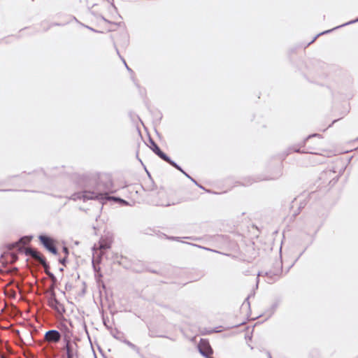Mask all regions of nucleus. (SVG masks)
I'll list each match as a JSON object with an SVG mask.
<instances>
[{
	"instance_id": "obj_1",
	"label": "nucleus",
	"mask_w": 358,
	"mask_h": 358,
	"mask_svg": "<svg viewBox=\"0 0 358 358\" xmlns=\"http://www.w3.org/2000/svg\"><path fill=\"white\" fill-rule=\"evenodd\" d=\"M83 181L87 183L83 185L84 189L79 192L73 193L68 199L77 201L83 199L84 201L87 200H97L102 204L109 198L108 193L113 192V181L110 176L103 175L97 180L89 179L85 176L82 178Z\"/></svg>"
},
{
	"instance_id": "obj_2",
	"label": "nucleus",
	"mask_w": 358,
	"mask_h": 358,
	"mask_svg": "<svg viewBox=\"0 0 358 358\" xmlns=\"http://www.w3.org/2000/svg\"><path fill=\"white\" fill-rule=\"evenodd\" d=\"M38 238L43 247L54 255H58V250L56 246L57 241L46 234H41Z\"/></svg>"
},
{
	"instance_id": "obj_3",
	"label": "nucleus",
	"mask_w": 358,
	"mask_h": 358,
	"mask_svg": "<svg viewBox=\"0 0 358 358\" xmlns=\"http://www.w3.org/2000/svg\"><path fill=\"white\" fill-rule=\"evenodd\" d=\"M149 143L150 149L161 159L163 161L167 162L168 164H171L173 160L171 159V158L166 155L164 152H163L161 148L159 147V145L155 143V141L149 136Z\"/></svg>"
},
{
	"instance_id": "obj_4",
	"label": "nucleus",
	"mask_w": 358,
	"mask_h": 358,
	"mask_svg": "<svg viewBox=\"0 0 358 358\" xmlns=\"http://www.w3.org/2000/svg\"><path fill=\"white\" fill-rule=\"evenodd\" d=\"M313 137H318V138H320L321 137V135L319 134H310L308 135L303 141V142L301 143L300 146L299 148H297L296 146H293V147H291L288 149V152L287 155L291 153V152H307V153H310V154H317V152H312V151H301V148L302 147H306V143L308 141V139L313 138Z\"/></svg>"
},
{
	"instance_id": "obj_5",
	"label": "nucleus",
	"mask_w": 358,
	"mask_h": 358,
	"mask_svg": "<svg viewBox=\"0 0 358 358\" xmlns=\"http://www.w3.org/2000/svg\"><path fill=\"white\" fill-rule=\"evenodd\" d=\"M48 305L58 313H64L65 312L64 306L57 299L55 295L48 298Z\"/></svg>"
},
{
	"instance_id": "obj_6",
	"label": "nucleus",
	"mask_w": 358,
	"mask_h": 358,
	"mask_svg": "<svg viewBox=\"0 0 358 358\" xmlns=\"http://www.w3.org/2000/svg\"><path fill=\"white\" fill-rule=\"evenodd\" d=\"M33 257L38 259L44 269H50V264L45 257L36 249H30L27 251Z\"/></svg>"
},
{
	"instance_id": "obj_7",
	"label": "nucleus",
	"mask_w": 358,
	"mask_h": 358,
	"mask_svg": "<svg viewBox=\"0 0 358 358\" xmlns=\"http://www.w3.org/2000/svg\"><path fill=\"white\" fill-rule=\"evenodd\" d=\"M197 349L199 353L204 357H207V352L212 350L210 348V343L208 339L201 338L199 344L197 345Z\"/></svg>"
},
{
	"instance_id": "obj_8",
	"label": "nucleus",
	"mask_w": 358,
	"mask_h": 358,
	"mask_svg": "<svg viewBox=\"0 0 358 358\" xmlns=\"http://www.w3.org/2000/svg\"><path fill=\"white\" fill-rule=\"evenodd\" d=\"M62 337L61 333L56 329L48 330L44 335L45 341L52 343H57L60 341Z\"/></svg>"
},
{
	"instance_id": "obj_9",
	"label": "nucleus",
	"mask_w": 358,
	"mask_h": 358,
	"mask_svg": "<svg viewBox=\"0 0 358 358\" xmlns=\"http://www.w3.org/2000/svg\"><path fill=\"white\" fill-rule=\"evenodd\" d=\"M276 265L278 266V268L275 269L274 271H268L265 272V275L268 277L271 280L275 281L280 274L282 273V262H276Z\"/></svg>"
},
{
	"instance_id": "obj_10",
	"label": "nucleus",
	"mask_w": 358,
	"mask_h": 358,
	"mask_svg": "<svg viewBox=\"0 0 358 358\" xmlns=\"http://www.w3.org/2000/svg\"><path fill=\"white\" fill-rule=\"evenodd\" d=\"M170 165L173 167H174L176 169L181 172L184 176H185L187 178H189L192 182H194L197 187L199 188L204 189L207 192H210V190H207L205 189L201 185L199 184L198 182L193 178L191 176H189L187 172H185L183 169L175 161H173Z\"/></svg>"
},
{
	"instance_id": "obj_11",
	"label": "nucleus",
	"mask_w": 358,
	"mask_h": 358,
	"mask_svg": "<svg viewBox=\"0 0 358 358\" xmlns=\"http://www.w3.org/2000/svg\"><path fill=\"white\" fill-rule=\"evenodd\" d=\"M357 22H358V17H357V18H356V19H355V20H350V21H349V22H345V23L343 24L342 25L337 26V27H335V28H334V29H329V30L324 31H322V32H321V33H320V34H317V35L313 38V39L311 41V42H310V43H313V41H315V39H316L319 36H320V35H323V34H329V33L331 32V31H332L333 30H334V29H338V28H340V27H344V26H346V25H348V24H353V23Z\"/></svg>"
},
{
	"instance_id": "obj_12",
	"label": "nucleus",
	"mask_w": 358,
	"mask_h": 358,
	"mask_svg": "<svg viewBox=\"0 0 358 358\" xmlns=\"http://www.w3.org/2000/svg\"><path fill=\"white\" fill-rule=\"evenodd\" d=\"M113 262L117 263L119 265L122 266L124 268L129 269L131 268L130 266H129L127 264H125L122 260L127 259L126 257H123L122 255L119 256L117 254H115L113 257Z\"/></svg>"
},
{
	"instance_id": "obj_13",
	"label": "nucleus",
	"mask_w": 358,
	"mask_h": 358,
	"mask_svg": "<svg viewBox=\"0 0 358 358\" xmlns=\"http://www.w3.org/2000/svg\"><path fill=\"white\" fill-rule=\"evenodd\" d=\"M281 175H282V164H281V163H280L275 167V171L273 174V176H271L269 177L264 178L263 180H276V179L279 178L281 176Z\"/></svg>"
},
{
	"instance_id": "obj_14",
	"label": "nucleus",
	"mask_w": 358,
	"mask_h": 358,
	"mask_svg": "<svg viewBox=\"0 0 358 358\" xmlns=\"http://www.w3.org/2000/svg\"><path fill=\"white\" fill-rule=\"evenodd\" d=\"M115 190L114 189V188L113 187V192H108V196L109 197L103 203H106L108 200H110V199H113V200H115L116 201H117L119 203H120L121 205L122 206H127L129 204V202L119 196H110V194H112L113 192H115Z\"/></svg>"
},
{
	"instance_id": "obj_15",
	"label": "nucleus",
	"mask_w": 358,
	"mask_h": 358,
	"mask_svg": "<svg viewBox=\"0 0 358 358\" xmlns=\"http://www.w3.org/2000/svg\"><path fill=\"white\" fill-rule=\"evenodd\" d=\"M92 267L94 272L95 280L97 283H99L103 277L102 273L101 271V268L99 266H95L94 264H92Z\"/></svg>"
},
{
	"instance_id": "obj_16",
	"label": "nucleus",
	"mask_w": 358,
	"mask_h": 358,
	"mask_svg": "<svg viewBox=\"0 0 358 358\" xmlns=\"http://www.w3.org/2000/svg\"><path fill=\"white\" fill-rule=\"evenodd\" d=\"M280 303V299H276L271 305V308L269 310H267V313H268V317H271L273 313L275 311V310L277 309V308L278 307L279 304Z\"/></svg>"
},
{
	"instance_id": "obj_17",
	"label": "nucleus",
	"mask_w": 358,
	"mask_h": 358,
	"mask_svg": "<svg viewBox=\"0 0 358 358\" xmlns=\"http://www.w3.org/2000/svg\"><path fill=\"white\" fill-rule=\"evenodd\" d=\"M64 349L66 350L67 358H73L72 345L69 342L66 343Z\"/></svg>"
},
{
	"instance_id": "obj_18",
	"label": "nucleus",
	"mask_w": 358,
	"mask_h": 358,
	"mask_svg": "<svg viewBox=\"0 0 358 358\" xmlns=\"http://www.w3.org/2000/svg\"><path fill=\"white\" fill-rule=\"evenodd\" d=\"M113 337L119 341H120L121 342L125 343L127 345H128L130 348L132 349V347H134V345L135 344L132 343L131 342H130L129 341H128L127 339H121L120 338L113 335Z\"/></svg>"
},
{
	"instance_id": "obj_19",
	"label": "nucleus",
	"mask_w": 358,
	"mask_h": 358,
	"mask_svg": "<svg viewBox=\"0 0 358 358\" xmlns=\"http://www.w3.org/2000/svg\"><path fill=\"white\" fill-rule=\"evenodd\" d=\"M188 244L191 245H193V246H195V247H197V248H201V249H203L205 250L211 251V252H218L217 250H213V249H210V248H206V247H204V246H201V245H196V244H193V243H188Z\"/></svg>"
},
{
	"instance_id": "obj_20",
	"label": "nucleus",
	"mask_w": 358,
	"mask_h": 358,
	"mask_svg": "<svg viewBox=\"0 0 358 358\" xmlns=\"http://www.w3.org/2000/svg\"><path fill=\"white\" fill-rule=\"evenodd\" d=\"M45 273L48 275V277L52 280H56V277L53 273L50 271V269H45Z\"/></svg>"
},
{
	"instance_id": "obj_21",
	"label": "nucleus",
	"mask_w": 358,
	"mask_h": 358,
	"mask_svg": "<svg viewBox=\"0 0 358 358\" xmlns=\"http://www.w3.org/2000/svg\"><path fill=\"white\" fill-rule=\"evenodd\" d=\"M59 264H62L63 266H66L67 262H68V257H64L63 258H60L59 259Z\"/></svg>"
},
{
	"instance_id": "obj_22",
	"label": "nucleus",
	"mask_w": 358,
	"mask_h": 358,
	"mask_svg": "<svg viewBox=\"0 0 358 358\" xmlns=\"http://www.w3.org/2000/svg\"><path fill=\"white\" fill-rule=\"evenodd\" d=\"M250 296V295L248 296V297L245 299L244 302L242 304V306H244L245 305H246L249 310L250 309V303L249 301Z\"/></svg>"
},
{
	"instance_id": "obj_23",
	"label": "nucleus",
	"mask_w": 358,
	"mask_h": 358,
	"mask_svg": "<svg viewBox=\"0 0 358 358\" xmlns=\"http://www.w3.org/2000/svg\"><path fill=\"white\" fill-rule=\"evenodd\" d=\"M132 270L136 273H142V272L145 271L144 268H139V267H136V266L133 267Z\"/></svg>"
},
{
	"instance_id": "obj_24",
	"label": "nucleus",
	"mask_w": 358,
	"mask_h": 358,
	"mask_svg": "<svg viewBox=\"0 0 358 358\" xmlns=\"http://www.w3.org/2000/svg\"><path fill=\"white\" fill-rule=\"evenodd\" d=\"M176 203L173 202L172 203H157V205H159V206H170L171 205H175Z\"/></svg>"
},
{
	"instance_id": "obj_25",
	"label": "nucleus",
	"mask_w": 358,
	"mask_h": 358,
	"mask_svg": "<svg viewBox=\"0 0 358 358\" xmlns=\"http://www.w3.org/2000/svg\"><path fill=\"white\" fill-rule=\"evenodd\" d=\"M63 252L64 253L65 255V257H68V255L69 254V250L68 249V248L66 247H64L63 248Z\"/></svg>"
},
{
	"instance_id": "obj_26",
	"label": "nucleus",
	"mask_w": 358,
	"mask_h": 358,
	"mask_svg": "<svg viewBox=\"0 0 358 358\" xmlns=\"http://www.w3.org/2000/svg\"><path fill=\"white\" fill-rule=\"evenodd\" d=\"M132 350H134L135 352H136L137 354L141 355L140 348L137 345H134V347H132Z\"/></svg>"
},
{
	"instance_id": "obj_27",
	"label": "nucleus",
	"mask_w": 358,
	"mask_h": 358,
	"mask_svg": "<svg viewBox=\"0 0 358 358\" xmlns=\"http://www.w3.org/2000/svg\"><path fill=\"white\" fill-rule=\"evenodd\" d=\"M108 321V318H105L103 317V325L108 329L110 327L107 325V322Z\"/></svg>"
},
{
	"instance_id": "obj_28",
	"label": "nucleus",
	"mask_w": 358,
	"mask_h": 358,
	"mask_svg": "<svg viewBox=\"0 0 358 358\" xmlns=\"http://www.w3.org/2000/svg\"><path fill=\"white\" fill-rule=\"evenodd\" d=\"M145 271L150 272L152 273H158V271H157L156 270L150 269L149 268H145Z\"/></svg>"
},
{
	"instance_id": "obj_29",
	"label": "nucleus",
	"mask_w": 358,
	"mask_h": 358,
	"mask_svg": "<svg viewBox=\"0 0 358 358\" xmlns=\"http://www.w3.org/2000/svg\"><path fill=\"white\" fill-rule=\"evenodd\" d=\"M87 29H90V31H93V32H96V33H98L99 32L98 30L96 29H94V28L91 27H89L87 25H84Z\"/></svg>"
},
{
	"instance_id": "obj_30",
	"label": "nucleus",
	"mask_w": 358,
	"mask_h": 358,
	"mask_svg": "<svg viewBox=\"0 0 358 358\" xmlns=\"http://www.w3.org/2000/svg\"><path fill=\"white\" fill-rule=\"evenodd\" d=\"M33 236H24V237H22L20 239V241H22V239L24 238H26L27 239V241L29 242L30 241L31 239H32Z\"/></svg>"
},
{
	"instance_id": "obj_31",
	"label": "nucleus",
	"mask_w": 358,
	"mask_h": 358,
	"mask_svg": "<svg viewBox=\"0 0 358 358\" xmlns=\"http://www.w3.org/2000/svg\"><path fill=\"white\" fill-rule=\"evenodd\" d=\"M168 238L170 239V240L179 241L180 238V237H177V236H170V237H168Z\"/></svg>"
},
{
	"instance_id": "obj_32",
	"label": "nucleus",
	"mask_w": 358,
	"mask_h": 358,
	"mask_svg": "<svg viewBox=\"0 0 358 358\" xmlns=\"http://www.w3.org/2000/svg\"><path fill=\"white\" fill-rule=\"evenodd\" d=\"M146 172H147V173H148V177H149V178H150V182H151V184H152V186H154V185H155V183H154L153 180H152V178H151L150 173L147 170H146Z\"/></svg>"
},
{
	"instance_id": "obj_33",
	"label": "nucleus",
	"mask_w": 358,
	"mask_h": 358,
	"mask_svg": "<svg viewBox=\"0 0 358 358\" xmlns=\"http://www.w3.org/2000/svg\"><path fill=\"white\" fill-rule=\"evenodd\" d=\"M300 211L299 209H297L295 212H294L292 216L294 217H296L299 213H300Z\"/></svg>"
},
{
	"instance_id": "obj_34",
	"label": "nucleus",
	"mask_w": 358,
	"mask_h": 358,
	"mask_svg": "<svg viewBox=\"0 0 358 358\" xmlns=\"http://www.w3.org/2000/svg\"><path fill=\"white\" fill-rule=\"evenodd\" d=\"M117 54H118L119 57H120L121 60L123 62V63H124V64H127V63H126L125 59H124V58H123V57L120 55L119 51H118V50H117Z\"/></svg>"
},
{
	"instance_id": "obj_35",
	"label": "nucleus",
	"mask_w": 358,
	"mask_h": 358,
	"mask_svg": "<svg viewBox=\"0 0 358 358\" xmlns=\"http://www.w3.org/2000/svg\"><path fill=\"white\" fill-rule=\"evenodd\" d=\"M117 54H118L119 57H120L121 60L123 62V63H124V64H127V63H126L125 59H124V58H123V57L120 55L119 51H118V50H117Z\"/></svg>"
},
{
	"instance_id": "obj_36",
	"label": "nucleus",
	"mask_w": 358,
	"mask_h": 358,
	"mask_svg": "<svg viewBox=\"0 0 358 358\" xmlns=\"http://www.w3.org/2000/svg\"><path fill=\"white\" fill-rule=\"evenodd\" d=\"M306 203H300V206H299V208L297 209H299V210H301L302 208H304Z\"/></svg>"
},
{
	"instance_id": "obj_37",
	"label": "nucleus",
	"mask_w": 358,
	"mask_h": 358,
	"mask_svg": "<svg viewBox=\"0 0 358 358\" xmlns=\"http://www.w3.org/2000/svg\"><path fill=\"white\" fill-rule=\"evenodd\" d=\"M127 71H130V72H133V71L131 70V69H130L128 65L127 64H124Z\"/></svg>"
},
{
	"instance_id": "obj_38",
	"label": "nucleus",
	"mask_w": 358,
	"mask_h": 358,
	"mask_svg": "<svg viewBox=\"0 0 358 358\" xmlns=\"http://www.w3.org/2000/svg\"><path fill=\"white\" fill-rule=\"evenodd\" d=\"M266 355H267L268 358H272V356H271V354L270 352L267 351Z\"/></svg>"
},
{
	"instance_id": "obj_39",
	"label": "nucleus",
	"mask_w": 358,
	"mask_h": 358,
	"mask_svg": "<svg viewBox=\"0 0 358 358\" xmlns=\"http://www.w3.org/2000/svg\"><path fill=\"white\" fill-rule=\"evenodd\" d=\"M9 191H14L13 189H0V192H9Z\"/></svg>"
},
{
	"instance_id": "obj_40",
	"label": "nucleus",
	"mask_w": 358,
	"mask_h": 358,
	"mask_svg": "<svg viewBox=\"0 0 358 358\" xmlns=\"http://www.w3.org/2000/svg\"><path fill=\"white\" fill-rule=\"evenodd\" d=\"M303 252H304V250H303V251H302V252L299 254V257L296 258V259L295 260V262H296V261L299 259V257L303 255Z\"/></svg>"
},
{
	"instance_id": "obj_41",
	"label": "nucleus",
	"mask_w": 358,
	"mask_h": 358,
	"mask_svg": "<svg viewBox=\"0 0 358 358\" xmlns=\"http://www.w3.org/2000/svg\"><path fill=\"white\" fill-rule=\"evenodd\" d=\"M98 349H99V352H100V353H101V354H103V350H102V349H101L100 347H99V348H98ZM102 355L104 357V355Z\"/></svg>"
},
{
	"instance_id": "obj_42",
	"label": "nucleus",
	"mask_w": 358,
	"mask_h": 358,
	"mask_svg": "<svg viewBox=\"0 0 358 358\" xmlns=\"http://www.w3.org/2000/svg\"><path fill=\"white\" fill-rule=\"evenodd\" d=\"M243 323H244V322H242V323H241V324H235V325H234L233 327H237L240 326L241 324H243Z\"/></svg>"
},
{
	"instance_id": "obj_43",
	"label": "nucleus",
	"mask_w": 358,
	"mask_h": 358,
	"mask_svg": "<svg viewBox=\"0 0 358 358\" xmlns=\"http://www.w3.org/2000/svg\"><path fill=\"white\" fill-rule=\"evenodd\" d=\"M258 283H259V278H257V285H256V287H258Z\"/></svg>"
},
{
	"instance_id": "obj_44",
	"label": "nucleus",
	"mask_w": 358,
	"mask_h": 358,
	"mask_svg": "<svg viewBox=\"0 0 358 358\" xmlns=\"http://www.w3.org/2000/svg\"><path fill=\"white\" fill-rule=\"evenodd\" d=\"M54 25H55V26H61L62 24H59V23H55Z\"/></svg>"
},
{
	"instance_id": "obj_45",
	"label": "nucleus",
	"mask_w": 358,
	"mask_h": 358,
	"mask_svg": "<svg viewBox=\"0 0 358 358\" xmlns=\"http://www.w3.org/2000/svg\"><path fill=\"white\" fill-rule=\"evenodd\" d=\"M67 287H71V285H66L65 288L67 289Z\"/></svg>"
},
{
	"instance_id": "obj_46",
	"label": "nucleus",
	"mask_w": 358,
	"mask_h": 358,
	"mask_svg": "<svg viewBox=\"0 0 358 358\" xmlns=\"http://www.w3.org/2000/svg\"><path fill=\"white\" fill-rule=\"evenodd\" d=\"M67 287H71V285H66L65 288L67 289Z\"/></svg>"
},
{
	"instance_id": "obj_47",
	"label": "nucleus",
	"mask_w": 358,
	"mask_h": 358,
	"mask_svg": "<svg viewBox=\"0 0 358 358\" xmlns=\"http://www.w3.org/2000/svg\"><path fill=\"white\" fill-rule=\"evenodd\" d=\"M67 287H71V285H66L65 288L67 289Z\"/></svg>"
},
{
	"instance_id": "obj_48",
	"label": "nucleus",
	"mask_w": 358,
	"mask_h": 358,
	"mask_svg": "<svg viewBox=\"0 0 358 358\" xmlns=\"http://www.w3.org/2000/svg\"><path fill=\"white\" fill-rule=\"evenodd\" d=\"M110 248V245H107L106 246V248H107V249H108V248Z\"/></svg>"
},
{
	"instance_id": "obj_49",
	"label": "nucleus",
	"mask_w": 358,
	"mask_h": 358,
	"mask_svg": "<svg viewBox=\"0 0 358 358\" xmlns=\"http://www.w3.org/2000/svg\"><path fill=\"white\" fill-rule=\"evenodd\" d=\"M218 331H218V330H217V329H213V330L212 331V332H218Z\"/></svg>"
},
{
	"instance_id": "obj_50",
	"label": "nucleus",
	"mask_w": 358,
	"mask_h": 358,
	"mask_svg": "<svg viewBox=\"0 0 358 358\" xmlns=\"http://www.w3.org/2000/svg\"><path fill=\"white\" fill-rule=\"evenodd\" d=\"M338 120H334L333 122H332V124H334L336 122H337Z\"/></svg>"
},
{
	"instance_id": "obj_51",
	"label": "nucleus",
	"mask_w": 358,
	"mask_h": 358,
	"mask_svg": "<svg viewBox=\"0 0 358 358\" xmlns=\"http://www.w3.org/2000/svg\"><path fill=\"white\" fill-rule=\"evenodd\" d=\"M64 271V268H59V271H61V272H62V271Z\"/></svg>"
},
{
	"instance_id": "obj_52",
	"label": "nucleus",
	"mask_w": 358,
	"mask_h": 358,
	"mask_svg": "<svg viewBox=\"0 0 358 358\" xmlns=\"http://www.w3.org/2000/svg\"><path fill=\"white\" fill-rule=\"evenodd\" d=\"M102 19H103L104 21H106V19L104 17H102Z\"/></svg>"
},
{
	"instance_id": "obj_53",
	"label": "nucleus",
	"mask_w": 358,
	"mask_h": 358,
	"mask_svg": "<svg viewBox=\"0 0 358 358\" xmlns=\"http://www.w3.org/2000/svg\"><path fill=\"white\" fill-rule=\"evenodd\" d=\"M186 238H187V239H192V237H187Z\"/></svg>"
},
{
	"instance_id": "obj_54",
	"label": "nucleus",
	"mask_w": 358,
	"mask_h": 358,
	"mask_svg": "<svg viewBox=\"0 0 358 358\" xmlns=\"http://www.w3.org/2000/svg\"><path fill=\"white\" fill-rule=\"evenodd\" d=\"M112 6L114 7L115 9H116V6H115L114 4H112Z\"/></svg>"
},
{
	"instance_id": "obj_55",
	"label": "nucleus",
	"mask_w": 358,
	"mask_h": 358,
	"mask_svg": "<svg viewBox=\"0 0 358 358\" xmlns=\"http://www.w3.org/2000/svg\"><path fill=\"white\" fill-rule=\"evenodd\" d=\"M356 140H357V141H358V137L357 138V139H356Z\"/></svg>"
},
{
	"instance_id": "obj_56",
	"label": "nucleus",
	"mask_w": 358,
	"mask_h": 358,
	"mask_svg": "<svg viewBox=\"0 0 358 358\" xmlns=\"http://www.w3.org/2000/svg\"><path fill=\"white\" fill-rule=\"evenodd\" d=\"M32 1H34V0H31Z\"/></svg>"
},
{
	"instance_id": "obj_57",
	"label": "nucleus",
	"mask_w": 358,
	"mask_h": 358,
	"mask_svg": "<svg viewBox=\"0 0 358 358\" xmlns=\"http://www.w3.org/2000/svg\"><path fill=\"white\" fill-rule=\"evenodd\" d=\"M356 150H358V148H356Z\"/></svg>"
},
{
	"instance_id": "obj_58",
	"label": "nucleus",
	"mask_w": 358,
	"mask_h": 358,
	"mask_svg": "<svg viewBox=\"0 0 358 358\" xmlns=\"http://www.w3.org/2000/svg\"><path fill=\"white\" fill-rule=\"evenodd\" d=\"M104 358H107V357H104Z\"/></svg>"
},
{
	"instance_id": "obj_59",
	"label": "nucleus",
	"mask_w": 358,
	"mask_h": 358,
	"mask_svg": "<svg viewBox=\"0 0 358 358\" xmlns=\"http://www.w3.org/2000/svg\"><path fill=\"white\" fill-rule=\"evenodd\" d=\"M1 358H4V357H1Z\"/></svg>"
},
{
	"instance_id": "obj_60",
	"label": "nucleus",
	"mask_w": 358,
	"mask_h": 358,
	"mask_svg": "<svg viewBox=\"0 0 358 358\" xmlns=\"http://www.w3.org/2000/svg\"><path fill=\"white\" fill-rule=\"evenodd\" d=\"M95 358H96V357H95Z\"/></svg>"
}]
</instances>
